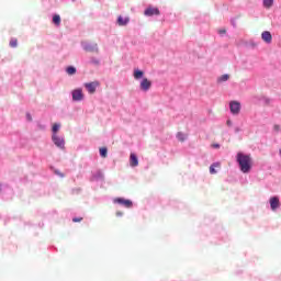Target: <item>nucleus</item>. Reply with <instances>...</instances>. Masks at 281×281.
<instances>
[{
	"instance_id": "obj_1",
	"label": "nucleus",
	"mask_w": 281,
	"mask_h": 281,
	"mask_svg": "<svg viewBox=\"0 0 281 281\" xmlns=\"http://www.w3.org/2000/svg\"><path fill=\"white\" fill-rule=\"evenodd\" d=\"M237 162L239 164V169L247 175V172L251 171V166L254 165L251 160V156L238 153L236 156Z\"/></svg>"
},
{
	"instance_id": "obj_2",
	"label": "nucleus",
	"mask_w": 281,
	"mask_h": 281,
	"mask_svg": "<svg viewBox=\"0 0 281 281\" xmlns=\"http://www.w3.org/2000/svg\"><path fill=\"white\" fill-rule=\"evenodd\" d=\"M113 203L119 204V205H123V207H127V209L133 207V201L126 200L124 198H115L113 200Z\"/></svg>"
},
{
	"instance_id": "obj_3",
	"label": "nucleus",
	"mask_w": 281,
	"mask_h": 281,
	"mask_svg": "<svg viewBox=\"0 0 281 281\" xmlns=\"http://www.w3.org/2000/svg\"><path fill=\"white\" fill-rule=\"evenodd\" d=\"M98 87H100V81H92V82L85 83V88L91 94L95 93V90L98 89Z\"/></svg>"
},
{
	"instance_id": "obj_4",
	"label": "nucleus",
	"mask_w": 281,
	"mask_h": 281,
	"mask_svg": "<svg viewBox=\"0 0 281 281\" xmlns=\"http://www.w3.org/2000/svg\"><path fill=\"white\" fill-rule=\"evenodd\" d=\"M145 16H159L160 11L159 9L155 8V7H148L145 11H144Z\"/></svg>"
},
{
	"instance_id": "obj_5",
	"label": "nucleus",
	"mask_w": 281,
	"mask_h": 281,
	"mask_svg": "<svg viewBox=\"0 0 281 281\" xmlns=\"http://www.w3.org/2000/svg\"><path fill=\"white\" fill-rule=\"evenodd\" d=\"M53 142L57 148H65V138H61L60 136L53 134Z\"/></svg>"
},
{
	"instance_id": "obj_6",
	"label": "nucleus",
	"mask_w": 281,
	"mask_h": 281,
	"mask_svg": "<svg viewBox=\"0 0 281 281\" xmlns=\"http://www.w3.org/2000/svg\"><path fill=\"white\" fill-rule=\"evenodd\" d=\"M85 99V94L82 93V89H76L72 91V100L75 102H80V100Z\"/></svg>"
},
{
	"instance_id": "obj_7",
	"label": "nucleus",
	"mask_w": 281,
	"mask_h": 281,
	"mask_svg": "<svg viewBox=\"0 0 281 281\" xmlns=\"http://www.w3.org/2000/svg\"><path fill=\"white\" fill-rule=\"evenodd\" d=\"M229 108H231V112L233 113V115H238V113H240V103L237 101H232L229 103Z\"/></svg>"
},
{
	"instance_id": "obj_8",
	"label": "nucleus",
	"mask_w": 281,
	"mask_h": 281,
	"mask_svg": "<svg viewBox=\"0 0 281 281\" xmlns=\"http://www.w3.org/2000/svg\"><path fill=\"white\" fill-rule=\"evenodd\" d=\"M153 87V82L148 80V78H144L140 82V89L142 91H148Z\"/></svg>"
},
{
	"instance_id": "obj_9",
	"label": "nucleus",
	"mask_w": 281,
	"mask_h": 281,
	"mask_svg": "<svg viewBox=\"0 0 281 281\" xmlns=\"http://www.w3.org/2000/svg\"><path fill=\"white\" fill-rule=\"evenodd\" d=\"M130 166L132 168H137V166H139V160L137 159V155L135 154L130 155Z\"/></svg>"
},
{
	"instance_id": "obj_10",
	"label": "nucleus",
	"mask_w": 281,
	"mask_h": 281,
	"mask_svg": "<svg viewBox=\"0 0 281 281\" xmlns=\"http://www.w3.org/2000/svg\"><path fill=\"white\" fill-rule=\"evenodd\" d=\"M270 207L271 210H278L280 207V199L273 196L270 199Z\"/></svg>"
},
{
	"instance_id": "obj_11",
	"label": "nucleus",
	"mask_w": 281,
	"mask_h": 281,
	"mask_svg": "<svg viewBox=\"0 0 281 281\" xmlns=\"http://www.w3.org/2000/svg\"><path fill=\"white\" fill-rule=\"evenodd\" d=\"M261 38H262V41H265V43H271V41H273V36L271 35V32H269V31L262 32Z\"/></svg>"
},
{
	"instance_id": "obj_12",
	"label": "nucleus",
	"mask_w": 281,
	"mask_h": 281,
	"mask_svg": "<svg viewBox=\"0 0 281 281\" xmlns=\"http://www.w3.org/2000/svg\"><path fill=\"white\" fill-rule=\"evenodd\" d=\"M83 49L85 52H95V53L99 52L97 44H85Z\"/></svg>"
},
{
	"instance_id": "obj_13",
	"label": "nucleus",
	"mask_w": 281,
	"mask_h": 281,
	"mask_svg": "<svg viewBox=\"0 0 281 281\" xmlns=\"http://www.w3.org/2000/svg\"><path fill=\"white\" fill-rule=\"evenodd\" d=\"M216 168H221V162H214L210 166V175H216Z\"/></svg>"
},
{
	"instance_id": "obj_14",
	"label": "nucleus",
	"mask_w": 281,
	"mask_h": 281,
	"mask_svg": "<svg viewBox=\"0 0 281 281\" xmlns=\"http://www.w3.org/2000/svg\"><path fill=\"white\" fill-rule=\"evenodd\" d=\"M130 19L128 18H122V15H120L117 18V23L119 25H126L128 23Z\"/></svg>"
},
{
	"instance_id": "obj_15",
	"label": "nucleus",
	"mask_w": 281,
	"mask_h": 281,
	"mask_svg": "<svg viewBox=\"0 0 281 281\" xmlns=\"http://www.w3.org/2000/svg\"><path fill=\"white\" fill-rule=\"evenodd\" d=\"M99 153H100V156H101L103 159H106L109 149H106V147H101V148L99 149Z\"/></svg>"
},
{
	"instance_id": "obj_16",
	"label": "nucleus",
	"mask_w": 281,
	"mask_h": 281,
	"mask_svg": "<svg viewBox=\"0 0 281 281\" xmlns=\"http://www.w3.org/2000/svg\"><path fill=\"white\" fill-rule=\"evenodd\" d=\"M143 76H144V71H142L139 69L134 70L135 80H139V78H143Z\"/></svg>"
},
{
	"instance_id": "obj_17",
	"label": "nucleus",
	"mask_w": 281,
	"mask_h": 281,
	"mask_svg": "<svg viewBox=\"0 0 281 281\" xmlns=\"http://www.w3.org/2000/svg\"><path fill=\"white\" fill-rule=\"evenodd\" d=\"M68 76H74L76 74V67L74 66H69L67 69H66Z\"/></svg>"
},
{
	"instance_id": "obj_18",
	"label": "nucleus",
	"mask_w": 281,
	"mask_h": 281,
	"mask_svg": "<svg viewBox=\"0 0 281 281\" xmlns=\"http://www.w3.org/2000/svg\"><path fill=\"white\" fill-rule=\"evenodd\" d=\"M9 45H10V47H18V45H19V40H16V38H11V41H10V43H9Z\"/></svg>"
},
{
	"instance_id": "obj_19",
	"label": "nucleus",
	"mask_w": 281,
	"mask_h": 281,
	"mask_svg": "<svg viewBox=\"0 0 281 281\" xmlns=\"http://www.w3.org/2000/svg\"><path fill=\"white\" fill-rule=\"evenodd\" d=\"M53 23H55V25H60V15L55 14L53 16Z\"/></svg>"
},
{
	"instance_id": "obj_20",
	"label": "nucleus",
	"mask_w": 281,
	"mask_h": 281,
	"mask_svg": "<svg viewBox=\"0 0 281 281\" xmlns=\"http://www.w3.org/2000/svg\"><path fill=\"white\" fill-rule=\"evenodd\" d=\"M52 131H53L54 135H56V134L58 133V131H60V124L55 123V124L53 125Z\"/></svg>"
},
{
	"instance_id": "obj_21",
	"label": "nucleus",
	"mask_w": 281,
	"mask_h": 281,
	"mask_svg": "<svg viewBox=\"0 0 281 281\" xmlns=\"http://www.w3.org/2000/svg\"><path fill=\"white\" fill-rule=\"evenodd\" d=\"M229 80V75H223L218 78V82H227Z\"/></svg>"
},
{
	"instance_id": "obj_22",
	"label": "nucleus",
	"mask_w": 281,
	"mask_h": 281,
	"mask_svg": "<svg viewBox=\"0 0 281 281\" xmlns=\"http://www.w3.org/2000/svg\"><path fill=\"white\" fill-rule=\"evenodd\" d=\"M265 8H271L273 5V0H263Z\"/></svg>"
},
{
	"instance_id": "obj_23",
	"label": "nucleus",
	"mask_w": 281,
	"mask_h": 281,
	"mask_svg": "<svg viewBox=\"0 0 281 281\" xmlns=\"http://www.w3.org/2000/svg\"><path fill=\"white\" fill-rule=\"evenodd\" d=\"M177 137H178L179 142H186V134L184 133H181V132L178 133Z\"/></svg>"
},
{
	"instance_id": "obj_24",
	"label": "nucleus",
	"mask_w": 281,
	"mask_h": 281,
	"mask_svg": "<svg viewBox=\"0 0 281 281\" xmlns=\"http://www.w3.org/2000/svg\"><path fill=\"white\" fill-rule=\"evenodd\" d=\"M82 222V217H74L72 223H80Z\"/></svg>"
},
{
	"instance_id": "obj_25",
	"label": "nucleus",
	"mask_w": 281,
	"mask_h": 281,
	"mask_svg": "<svg viewBox=\"0 0 281 281\" xmlns=\"http://www.w3.org/2000/svg\"><path fill=\"white\" fill-rule=\"evenodd\" d=\"M273 131H276L277 133L280 132V125H274Z\"/></svg>"
},
{
	"instance_id": "obj_26",
	"label": "nucleus",
	"mask_w": 281,
	"mask_h": 281,
	"mask_svg": "<svg viewBox=\"0 0 281 281\" xmlns=\"http://www.w3.org/2000/svg\"><path fill=\"white\" fill-rule=\"evenodd\" d=\"M55 175H58L59 177H65V173H63L60 171H55Z\"/></svg>"
},
{
	"instance_id": "obj_27",
	"label": "nucleus",
	"mask_w": 281,
	"mask_h": 281,
	"mask_svg": "<svg viewBox=\"0 0 281 281\" xmlns=\"http://www.w3.org/2000/svg\"><path fill=\"white\" fill-rule=\"evenodd\" d=\"M26 117H27L29 122H32V115L30 113L26 114Z\"/></svg>"
},
{
	"instance_id": "obj_28",
	"label": "nucleus",
	"mask_w": 281,
	"mask_h": 281,
	"mask_svg": "<svg viewBox=\"0 0 281 281\" xmlns=\"http://www.w3.org/2000/svg\"><path fill=\"white\" fill-rule=\"evenodd\" d=\"M213 148H221V145L214 144V145H213Z\"/></svg>"
},
{
	"instance_id": "obj_29",
	"label": "nucleus",
	"mask_w": 281,
	"mask_h": 281,
	"mask_svg": "<svg viewBox=\"0 0 281 281\" xmlns=\"http://www.w3.org/2000/svg\"><path fill=\"white\" fill-rule=\"evenodd\" d=\"M226 32H227L226 30H221L220 34H226Z\"/></svg>"
},
{
	"instance_id": "obj_30",
	"label": "nucleus",
	"mask_w": 281,
	"mask_h": 281,
	"mask_svg": "<svg viewBox=\"0 0 281 281\" xmlns=\"http://www.w3.org/2000/svg\"><path fill=\"white\" fill-rule=\"evenodd\" d=\"M122 215H123L122 212H120V211L116 212V216H122Z\"/></svg>"
},
{
	"instance_id": "obj_31",
	"label": "nucleus",
	"mask_w": 281,
	"mask_h": 281,
	"mask_svg": "<svg viewBox=\"0 0 281 281\" xmlns=\"http://www.w3.org/2000/svg\"><path fill=\"white\" fill-rule=\"evenodd\" d=\"M227 126H232V121L226 122Z\"/></svg>"
},
{
	"instance_id": "obj_32",
	"label": "nucleus",
	"mask_w": 281,
	"mask_h": 281,
	"mask_svg": "<svg viewBox=\"0 0 281 281\" xmlns=\"http://www.w3.org/2000/svg\"><path fill=\"white\" fill-rule=\"evenodd\" d=\"M93 63H94V65H98L100 61H98V60H93Z\"/></svg>"
},
{
	"instance_id": "obj_33",
	"label": "nucleus",
	"mask_w": 281,
	"mask_h": 281,
	"mask_svg": "<svg viewBox=\"0 0 281 281\" xmlns=\"http://www.w3.org/2000/svg\"><path fill=\"white\" fill-rule=\"evenodd\" d=\"M279 154H280V156H281V149H280Z\"/></svg>"
},
{
	"instance_id": "obj_34",
	"label": "nucleus",
	"mask_w": 281,
	"mask_h": 281,
	"mask_svg": "<svg viewBox=\"0 0 281 281\" xmlns=\"http://www.w3.org/2000/svg\"><path fill=\"white\" fill-rule=\"evenodd\" d=\"M0 192H1V186H0Z\"/></svg>"
}]
</instances>
